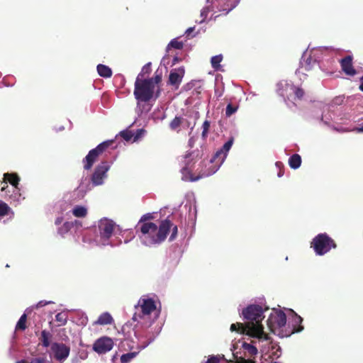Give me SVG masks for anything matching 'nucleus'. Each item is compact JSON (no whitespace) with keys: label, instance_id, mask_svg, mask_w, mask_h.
<instances>
[{"label":"nucleus","instance_id":"1","mask_svg":"<svg viewBox=\"0 0 363 363\" xmlns=\"http://www.w3.org/2000/svg\"><path fill=\"white\" fill-rule=\"evenodd\" d=\"M233 144V138L227 141L223 147L218 150L211 160L199 171L196 170L198 175L194 177L192 174L194 169L193 153L185 155L182 159V167L181 169L182 179L186 182H196L201 178L211 176L215 174L221 167L227 157L228 153Z\"/></svg>","mask_w":363,"mask_h":363},{"label":"nucleus","instance_id":"2","mask_svg":"<svg viewBox=\"0 0 363 363\" xmlns=\"http://www.w3.org/2000/svg\"><path fill=\"white\" fill-rule=\"evenodd\" d=\"M95 227L99 234L91 235H85L83 241L95 247H116L121 244L122 241L118 239L116 234L122 233L118 225L112 219L107 217H103L96 222Z\"/></svg>","mask_w":363,"mask_h":363},{"label":"nucleus","instance_id":"3","mask_svg":"<svg viewBox=\"0 0 363 363\" xmlns=\"http://www.w3.org/2000/svg\"><path fill=\"white\" fill-rule=\"evenodd\" d=\"M135 230L138 233L141 242L150 247L163 242L170 231L169 241H173L178 232L177 226L168 219L162 220L159 226L155 223H144L143 225H136Z\"/></svg>","mask_w":363,"mask_h":363},{"label":"nucleus","instance_id":"4","mask_svg":"<svg viewBox=\"0 0 363 363\" xmlns=\"http://www.w3.org/2000/svg\"><path fill=\"white\" fill-rule=\"evenodd\" d=\"M264 311L259 305H250L242 311L244 318L247 320L248 335L258 339L269 340V336L264 332L262 321L264 318Z\"/></svg>","mask_w":363,"mask_h":363},{"label":"nucleus","instance_id":"5","mask_svg":"<svg viewBox=\"0 0 363 363\" xmlns=\"http://www.w3.org/2000/svg\"><path fill=\"white\" fill-rule=\"evenodd\" d=\"M139 74L135 82L134 96L138 102L148 101L152 98H157L160 95L159 84L162 80L160 75L147 79H141Z\"/></svg>","mask_w":363,"mask_h":363},{"label":"nucleus","instance_id":"6","mask_svg":"<svg viewBox=\"0 0 363 363\" xmlns=\"http://www.w3.org/2000/svg\"><path fill=\"white\" fill-rule=\"evenodd\" d=\"M139 305L141 309L140 312H135L133 320L138 321V324L135 326V335L138 337L139 333V325L141 328H149L151 326L153 320H150V315L156 311V304L152 298H140Z\"/></svg>","mask_w":363,"mask_h":363},{"label":"nucleus","instance_id":"7","mask_svg":"<svg viewBox=\"0 0 363 363\" xmlns=\"http://www.w3.org/2000/svg\"><path fill=\"white\" fill-rule=\"evenodd\" d=\"M238 2V0H207V5L201 11L200 16L201 19L199 23L205 21L209 12H224L226 14L232 11Z\"/></svg>","mask_w":363,"mask_h":363},{"label":"nucleus","instance_id":"8","mask_svg":"<svg viewBox=\"0 0 363 363\" xmlns=\"http://www.w3.org/2000/svg\"><path fill=\"white\" fill-rule=\"evenodd\" d=\"M327 52H328V48L325 47L313 48L311 50L307 49L302 55L300 62V67L297 69L296 72V74H304L303 71L311 70L314 66L317 65V57H318V55L320 53L323 54Z\"/></svg>","mask_w":363,"mask_h":363},{"label":"nucleus","instance_id":"9","mask_svg":"<svg viewBox=\"0 0 363 363\" xmlns=\"http://www.w3.org/2000/svg\"><path fill=\"white\" fill-rule=\"evenodd\" d=\"M277 91L284 100L300 99L303 96V91L296 87L291 82L283 80L277 84Z\"/></svg>","mask_w":363,"mask_h":363},{"label":"nucleus","instance_id":"10","mask_svg":"<svg viewBox=\"0 0 363 363\" xmlns=\"http://www.w3.org/2000/svg\"><path fill=\"white\" fill-rule=\"evenodd\" d=\"M113 140H106L100 143L96 147L90 150L88 155L83 160L84 169L89 170L91 168L93 164L101 155L111 143Z\"/></svg>","mask_w":363,"mask_h":363},{"label":"nucleus","instance_id":"11","mask_svg":"<svg viewBox=\"0 0 363 363\" xmlns=\"http://www.w3.org/2000/svg\"><path fill=\"white\" fill-rule=\"evenodd\" d=\"M111 166V163L103 161L96 167L91 179L93 186H99L104 183L105 179L108 177L107 172Z\"/></svg>","mask_w":363,"mask_h":363},{"label":"nucleus","instance_id":"12","mask_svg":"<svg viewBox=\"0 0 363 363\" xmlns=\"http://www.w3.org/2000/svg\"><path fill=\"white\" fill-rule=\"evenodd\" d=\"M336 247L335 241L326 233L318 234L311 243L313 250H331Z\"/></svg>","mask_w":363,"mask_h":363},{"label":"nucleus","instance_id":"13","mask_svg":"<svg viewBox=\"0 0 363 363\" xmlns=\"http://www.w3.org/2000/svg\"><path fill=\"white\" fill-rule=\"evenodd\" d=\"M286 315L281 311H279L274 314H271L267 319V325L270 331L273 333H276L277 330L281 329L286 325Z\"/></svg>","mask_w":363,"mask_h":363},{"label":"nucleus","instance_id":"14","mask_svg":"<svg viewBox=\"0 0 363 363\" xmlns=\"http://www.w3.org/2000/svg\"><path fill=\"white\" fill-rule=\"evenodd\" d=\"M113 341L111 337L104 336L97 339L93 345V350L99 354H105L112 350Z\"/></svg>","mask_w":363,"mask_h":363},{"label":"nucleus","instance_id":"15","mask_svg":"<svg viewBox=\"0 0 363 363\" xmlns=\"http://www.w3.org/2000/svg\"><path fill=\"white\" fill-rule=\"evenodd\" d=\"M54 357L59 362H64L69 355L70 347L64 343L54 342L51 345Z\"/></svg>","mask_w":363,"mask_h":363},{"label":"nucleus","instance_id":"16","mask_svg":"<svg viewBox=\"0 0 363 363\" xmlns=\"http://www.w3.org/2000/svg\"><path fill=\"white\" fill-rule=\"evenodd\" d=\"M185 74L184 67L175 68L171 70L169 77V83L175 89H178Z\"/></svg>","mask_w":363,"mask_h":363},{"label":"nucleus","instance_id":"17","mask_svg":"<svg viewBox=\"0 0 363 363\" xmlns=\"http://www.w3.org/2000/svg\"><path fill=\"white\" fill-rule=\"evenodd\" d=\"M291 311L294 313V315L292 318V325L291 329L290 331H289L288 333H286V336H290L291 335L296 333H300L303 330V326L301 325L303 319L302 318L294 313V311L291 310Z\"/></svg>","mask_w":363,"mask_h":363},{"label":"nucleus","instance_id":"18","mask_svg":"<svg viewBox=\"0 0 363 363\" xmlns=\"http://www.w3.org/2000/svg\"><path fill=\"white\" fill-rule=\"evenodd\" d=\"M340 62L342 69L346 74L353 76L356 74V71L352 67V57L350 56L342 59Z\"/></svg>","mask_w":363,"mask_h":363},{"label":"nucleus","instance_id":"19","mask_svg":"<svg viewBox=\"0 0 363 363\" xmlns=\"http://www.w3.org/2000/svg\"><path fill=\"white\" fill-rule=\"evenodd\" d=\"M241 347L244 350L245 356L248 357L247 360H251L250 358L255 357L257 354V349L254 345L245 342H241Z\"/></svg>","mask_w":363,"mask_h":363},{"label":"nucleus","instance_id":"20","mask_svg":"<svg viewBox=\"0 0 363 363\" xmlns=\"http://www.w3.org/2000/svg\"><path fill=\"white\" fill-rule=\"evenodd\" d=\"M10 190H11V192L8 193L6 196L13 202H15L17 204H18L21 202V201H23L24 199V197L22 196V194L20 191L19 187H11Z\"/></svg>","mask_w":363,"mask_h":363},{"label":"nucleus","instance_id":"21","mask_svg":"<svg viewBox=\"0 0 363 363\" xmlns=\"http://www.w3.org/2000/svg\"><path fill=\"white\" fill-rule=\"evenodd\" d=\"M113 322V318L108 312L101 313L97 320L94 322V325H110Z\"/></svg>","mask_w":363,"mask_h":363},{"label":"nucleus","instance_id":"22","mask_svg":"<svg viewBox=\"0 0 363 363\" xmlns=\"http://www.w3.org/2000/svg\"><path fill=\"white\" fill-rule=\"evenodd\" d=\"M4 180L11 184V187H18L20 178L16 173H5Z\"/></svg>","mask_w":363,"mask_h":363},{"label":"nucleus","instance_id":"23","mask_svg":"<svg viewBox=\"0 0 363 363\" xmlns=\"http://www.w3.org/2000/svg\"><path fill=\"white\" fill-rule=\"evenodd\" d=\"M72 213L77 218H84L88 213V209L84 206L77 205L72 208Z\"/></svg>","mask_w":363,"mask_h":363},{"label":"nucleus","instance_id":"24","mask_svg":"<svg viewBox=\"0 0 363 363\" xmlns=\"http://www.w3.org/2000/svg\"><path fill=\"white\" fill-rule=\"evenodd\" d=\"M79 221L74 220V221H67L64 223L60 227L57 229V233L63 236L65 234H67L72 228L74 227V225L77 224Z\"/></svg>","mask_w":363,"mask_h":363},{"label":"nucleus","instance_id":"25","mask_svg":"<svg viewBox=\"0 0 363 363\" xmlns=\"http://www.w3.org/2000/svg\"><path fill=\"white\" fill-rule=\"evenodd\" d=\"M230 330L232 332H238L240 334H246L248 335V328H247V324L245 323H233L230 325Z\"/></svg>","mask_w":363,"mask_h":363},{"label":"nucleus","instance_id":"26","mask_svg":"<svg viewBox=\"0 0 363 363\" xmlns=\"http://www.w3.org/2000/svg\"><path fill=\"white\" fill-rule=\"evenodd\" d=\"M97 72L98 74L104 78H109L112 76V70L111 69L104 65L99 64L97 65Z\"/></svg>","mask_w":363,"mask_h":363},{"label":"nucleus","instance_id":"27","mask_svg":"<svg viewBox=\"0 0 363 363\" xmlns=\"http://www.w3.org/2000/svg\"><path fill=\"white\" fill-rule=\"evenodd\" d=\"M289 164L294 169H298L301 164V156L298 154L293 155L289 159Z\"/></svg>","mask_w":363,"mask_h":363},{"label":"nucleus","instance_id":"28","mask_svg":"<svg viewBox=\"0 0 363 363\" xmlns=\"http://www.w3.org/2000/svg\"><path fill=\"white\" fill-rule=\"evenodd\" d=\"M90 189V181L88 177H83L77 190L83 194V195Z\"/></svg>","mask_w":363,"mask_h":363},{"label":"nucleus","instance_id":"29","mask_svg":"<svg viewBox=\"0 0 363 363\" xmlns=\"http://www.w3.org/2000/svg\"><path fill=\"white\" fill-rule=\"evenodd\" d=\"M52 337V335L49 331L45 330L41 332V335L40 337V340L41 342L42 345L44 347H48L50 345V338Z\"/></svg>","mask_w":363,"mask_h":363},{"label":"nucleus","instance_id":"30","mask_svg":"<svg viewBox=\"0 0 363 363\" xmlns=\"http://www.w3.org/2000/svg\"><path fill=\"white\" fill-rule=\"evenodd\" d=\"M13 216L14 213L13 210L9 206L7 203L0 200V218L7 215Z\"/></svg>","mask_w":363,"mask_h":363},{"label":"nucleus","instance_id":"31","mask_svg":"<svg viewBox=\"0 0 363 363\" xmlns=\"http://www.w3.org/2000/svg\"><path fill=\"white\" fill-rule=\"evenodd\" d=\"M223 60V55L221 54L213 56L211 59V67L216 70L219 71L221 69L220 62Z\"/></svg>","mask_w":363,"mask_h":363},{"label":"nucleus","instance_id":"32","mask_svg":"<svg viewBox=\"0 0 363 363\" xmlns=\"http://www.w3.org/2000/svg\"><path fill=\"white\" fill-rule=\"evenodd\" d=\"M26 320H27V315L26 313H23L19 318L18 321L17 322V324L16 325V330H25L27 328Z\"/></svg>","mask_w":363,"mask_h":363},{"label":"nucleus","instance_id":"33","mask_svg":"<svg viewBox=\"0 0 363 363\" xmlns=\"http://www.w3.org/2000/svg\"><path fill=\"white\" fill-rule=\"evenodd\" d=\"M154 218L153 214L148 213L146 214H144L140 219L139 220L138 224L136 225H143L144 223H153L150 220H152Z\"/></svg>","mask_w":363,"mask_h":363},{"label":"nucleus","instance_id":"34","mask_svg":"<svg viewBox=\"0 0 363 363\" xmlns=\"http://www.w3.org/2000/svg\"><path fill=\"white\" fill-rule=\"evenodd\" d=\"M183 43L182 41H179L177 39L174 38L170 41L167 47V50H169L171 48L174 49H182L183 48Z\"/></svg>","mask_w":363,"mask_h":363},{"label":"nucleus","instance_id":"35","mask_svg":"<svg viewBox=\"0 0 363 363\" xmlns=\"http://www.w3.org/2000/svg\"><path fill=\"white\" fill-rule=\"evenodd\" d=\"M138 352H128L126 354H123L121 357V363H128L130 362L134 357H136Z\"/></svg>","mask_w":363,"mask_h":363},{"label":"nucleus","instance_id":"36","mask_svg":"<svg viewBox=\"0 0 363 363\" xmlns=\"http://www.w3.org/2000/svg\"><path fill=\"white\" fill-rule=\"evenodd\" d=\"M16 363H48L45 357L32 358L30 362L26 359H22L16 362Z\"/></svg>","mask_w":363,"mask_h":363},{"label":"nucleus","instance_id":"37","mask_svg":"<svg viewBox=\"0 0 363 363\" xmlns=\"http://www.w3.org/2000/svg\"><path fill=\"white\" fill-rule=\"evenodd\" d=\"M238 106H233L231 104H228L225 108L226 117H230L233 114L237 112Z\"/></svg>","mask_w":363,"mask_h":363},{"label":"nucleus","instance_id":"38","mask_svg":"<svg viewBox=\"0 0 363 363\" xmlns=\"http://www.w3.org/2000/svg\"><path fill=\"white\" fill-rule=\"evenodd\" d=\"M55 320L60 323V325H65L67 323V316L65 313H58L55 315Z\"/></svg>","mask_w":363,"mask_h":363},{"label":"nucleus","instance_id":"39","mask_svg":"<svg viewBox=\"0 0 363 363\" xmlns=\"http://www.w3.org/2000/svg\"><path fill=\"white\" fill-rule=\"evenodd\" d=\"M120 135L126 141L133 139V133L130 130H123L120 133Z\"/></svg>","mask_w":363,"mask_h":363},{"label":"nucleus","instance_id":"40","mask_svg":"<svg viewBox=\"0 0 363 363\" xmlns=\"http://www.w3.org/2000/svg\"><path fill=\"white\" fill-rule=\"evenodd\" d=\"M145 130L144 129H138L135 133H133V142H136L140 138L145 135Z\"/></svg>","mask_w":363,"mask_h":363},{"label":"nucleus","instance_id":"41","mask_svg":"<svg viewBox=\"0 0 363 363\" xmlns=\"http://www.w3.org/2000/svg\"><path fill=\"white\" fill-rule=\"evenodd\" d=\"M165 117L166 115L162 110H158L157 112L154 113L153 118L155 120L162 121L165 118Z\"/></svg>","mask_w":363,"mask_h":363},{"label":"nucleus","instance_id":"42","mask_svg":"<svg viewBox=\"0 0 363 363\" xmlns=\"http://www.w3.org/2000/svg\"><path fill=\"white\" fill-rule=\"evenodd\" d=\"M181 124V118L179 117H175L170 123V128L172 130L177 129Z\"/></svg>","mask_w":363,"mask_h":363},{"label":"nucleus","instance_id":"43","mask_svg":"<svg viewBox=\"0 0 363 363\" xmlns=\"http://www.w3.org/2000/svg\"><path fill=\"white\" fill-rule=\"evenodd\" d=\"M221 358H224V356L223 355L220 357V355H211L209 357L206 363H219Z\"/></svg>","mask_w":363,"mask_h":363},{"label":"nucleus","instance_id":"44","mask_svg":"<svg viewBox=\"0 0 363 363\" xmlns=\"http://www.w3.org/2000/svg\"><path fill=\"white\" fill-rule=\"evenodd\" d=\"M150 65L151 63L148 62L143 67L141 72L140 73L142 74V76H140V79L143 77L144 74H149L150 72Z\"/></svg>","mask_w":363,"mask_h":363},{"label":"nucleus","instance_id":"45","mask_svg":"<svg viewBox=\"0 0 363 363\" xmlns=\"http://www.w3.org/2000/svg\"><path fill=\"white\" fill-rule=\"evenodd\" d=\"M209 128H210V123L208 121H205L203 122V125H202V128H203L202 135H203V137H206V135H207V133L208 131Z\"/></svg>","mask_w":363,"mask_h":363},{"label":"nucleus","instance_id":"46","mask_svg":"<svg viewBox=\"0 0 363 363\" xmlns=\"http://www.w3.org/2000/svg\"><path fill=\"white\" fill-rule=\"evenodd\" d=\"M1 184H3V186L1 187V191L2 192H6V195L8 193L11 192V188H9V186L7 185V182L6 180H4Z\"/></svg>","mask_w":363,"mask_h":363},{"label":"nucleus","instance_id":"47","mask_svg":"<svg viewBox=\"0 0 363 363\" xmlns=\"http://www.w3.org/2000/svg\"><path fill=\"white\" fill-rule=\"evenodd\" d=\"M196 206L195 205H193V206H190V208H189V216H191L192 218H195L196 217Z\"/></svg>","mask_w":363,"mask_h":363},{"label":"nucleus","instance_id":"48","mask_svg":"<svg viewBox=\"0 0 363 363\" xmlns=\"http://www.w3.org/2000/svg\"><path fill=\"white\" fill-rule=\"evenodd\" d=\"M51 303V301H40L36 304L35 308H39Z\"/></svg>","mask_w":363,"mask_h":363},{"label":"nucleus","instance_id":"49","mask_svg":"<svg viewBox=\"0 0 363 363\" xmlns=\"http://www.w3.org/2000/svg\"><path fill=\"white\" fill-rule=\"evenodd\" d=\"M357 133H363V123L353 129Z\"/></svg>","mask_w":363,"mask_h":363},{"label":"nucleus","instance_id":"50","mask_svg":"<svg viewBox=\"0 0 363 363\" xmlns=\"http://www.w3.org/2000/svg\"><path fill=\"white\" fill-rule=\"evenodd\" d=\"M238 363H255L253 360H246L245 357H240Z\"/></svg>","mask_w":363,"mask_h":363},{"label":"nucleus","instance_id":"51","mask_svg":"<svg viewBox=\"0 0 363 363\" xmlns=\"http://www.w3.org/2000/svg\"><path fill=\"white\" fill-rule=\"evenodd\" d=\"M63 218L62 217H58L56 218L55 223L56 225H60L62 223Z\"/></svg>","mask_w":363,"mask_h":363},{"label":"nucleus","instance_id":"52","mask_svg":"<svg viewBox=\"0 0 363 363\" xmlns=\"http://www.w3.org/2000/svg\"><path fill=\"white\" fill-rule=\"evenodd\" d=\"M194 30V27H191V28H189L186 30V34L187 35H189L190 33Z\"/></svg>","mask_w":363,"mask_h":363},{"label":"nucleus","instance_id":"53","mask_svg":"<svg viewBox=\"0 0 363 363\" xmlns=\"http://www.w3.org/2000/svg\"><path fill=\"white\" fill-rule=\"evenodd\" d=\"M215 94L218 97H220L223 95V91H218V90H215Z\"/></svg>","mask_w":363,"mask_h":363},{"label":"nucleus","instance_id":"54","mask_svg":"<svg viewBox=\"0 0 363 363\" xmlns=\"http://www.w3.org/2000/svg\"><path fill=\"white\" fill-rule=\"evenodd\" d=\"M318 255H323L328 251H315Z\"/></svg>","mask_w":363,"mask_h":363},{"label":"nucleus","instance_id":"55","mask_svg":"<svg viewBox=\"0 0 363 363\" xmlns=\"http://www.w3.org/2000/svg\"><path fill=\"white\" fill-rule=\"evenodd\" d=\"M276 166H277V167L280 169L283 166V164H282V163L281 162H276Z\"/></svg>","mask_w":363,"mask_h":363},{"label":"nucleus","instance_id":"56","mask_svg":"<svg viewBox=\"0 0 363 363\" xmlns=\"http://www.w3.org/2000/svg\"><path fill=\"white\" fill-rule=\"evenodd\" d=\"M359 89L363 91V77L362 78V82H361V84L359 86Z\"/></svg>","mask_w":363,"mask_h":363},{"label":"nucleus","instance_id":"57","mask_svg":"<svg viewBox=\"0 0 363 363\" xmlns=\"http://www.w3.org/2000/svg\"><path fill=\"white\" fill-rule=\"evenodd\" d=\"M282 176H283V172L281 170H280L279 172L278 173V177H281Z\"/></svg>","mask_w":363,"mask_h":363},{"label":"nucleus","instance_id":"58","mask_svg":"<svg viewBox=\"0 0 363 363\" xmlns=\"http://www.w3.org/2000/svg\"><path fill=\"white\" fill-rule=\"evenodd\" d=\"M148 345V343H146L145 345H143V347H145V346H147Z\"/></svg>","mask_w":363,"mask_h":363},{"label":"nucleus","instance_id":"59","mask_svg":"<svg viewBox=\"0 0 363 363\" xmlns=\"http://www.w3.org/2000/svg\"><path fill=\"white\" fill-rule=\"evenodd\" d=\"M148 345V343H146L145 345H143V347H145V346H147Z\"/></svg>","mask_w":363,"mask_h":363},{"label":"nucleus","instance_id":"60","mask_svg":"<svg viewBox=\"0 0 363 363\" xmlns=\"http://www.w3.org/2000/svg\"><path fill=\"white\" fill-rule=\"evenodd\" d=\"M148 345V343H146L145 345H143V347H145V346H147Z\"/></svg>","mask_w":363,"mask_h":363},{"label":"nucleus","instance_id":"61","mask_svg":"<svg viewBox=\"0 0 363 363\" xmlns=\"http://www.w3.org/2000/svg\"><path fill=\"white\" fill-rule=\"evenodd\" d=\"M128 241L127 240H124V242L127 243Z\"/></svg>","mask_w":363,"mask_h":363},{"label":"nucleus","instance_id":"62","mask_svg":"<svg viewBox=\"0 0 363 363\" xmlns=\"http://www.w3.org/2000/svg\"><path fill=\"white\" fill-rule=\"evenodd\" d=\"M1 77V73L0 72V77Z\"/></svg>","mask_w":363,"mask_h":363}]
</instances>
